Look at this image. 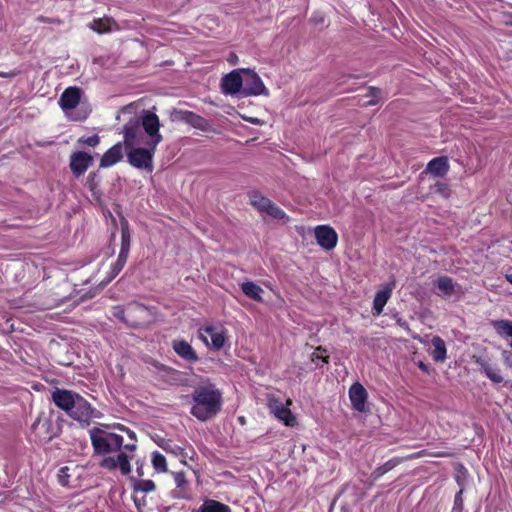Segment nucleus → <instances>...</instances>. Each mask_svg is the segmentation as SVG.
Wrapping results in <instances>:
<instances>
[{
    "instance_id": "1",
    "label": "nucleus",
    "mask_w": 512,
    "mask_h": 512,
    "mask_svg": "<svg viewBox=\"0 0 512 512\" xmlns=\"http://www.w3.org/2000/svg\"><path fill=\"white\" fill-rule=\"evenodd\" d=\"M156 107L143 109L133 115L123 126V144L128 163L137 169L151 173L156 147L163 141L160 119Z\"/></svg>"
},
{
    "instance_id": "2",
    "label": "nucleus",
    "mask_w": 512,
    "mask_h": 512,
    "mask_svg": "<svg viewBox=\"0 0 512 512\" xmlns=\"http://www.w3.org/2000/svg\"><path fill=\"white\" fill-rule=\"evenodd\" d=\"M190 413L196 419L206 422L218 415L222 409V393L215 384L207 382L193 390Z\"/></svg>"
},
{
    "instance_id": "3",
    "label": "nucleus",
    "mask_w": 512,
    "mask_h": 512,
    "mask_svg": "<svg viewBox=\"0 0 512 512\" xmlns=\"http://www.w3.org/2000/svg\"><path fill=\"white\" fill-rule=\"evenodd\" d=\"M62 417L53 418V412L48 417L41 413L31 425L35 441L46 444L58 437L62 432Z\"/></svg>"
},
{
    "instance_id": "4",
    "label": "nucleus",
    "mask_w": 512,
    "mask_h": 512,
    "mask_svg": "<svg viewBox=\"0 0 512 512\" xmlns=\"http://www.w3.org/2000/svg\"><path fill=\"white\" fill-rule=\"evenodd\" d=\"M81 96L82 90L74 86L66 88L59 98V106L74 121L85 120L90 113V110L81 105Z\"/></svg>"
},
{
    "instance_id": "5",
    "label": "nucleus",
    "mask_w": 512,
    "mask_h": 512,
    "mask_svg": "<svg viewBox=\"0 0 512 512\" xmlns=\"http://www.w3.org/2000/svg\"><path fill=\"white\" fill-rule=\"evenodd\" d=\"M91 444L95 454L105 455L120 451L123 446V437L121 435L106 432L100 428L94 427L89 431Z\"/></svg>"
},
{
    "instance_id": "6",
    "label": "nucleus",
    "mask_w": 512,
    "mask_h": 512,
    "mask_svg": "<svg viewBox=\"0 0 512 512\" xmlns=\"http://www.w3.org/2000/svg\"><path fill=\"white\" fill-rule=\"evenodd\" d=\"M116 316L132 328H140L149 322L150 312L143 304L134 302L127 305Z\"/></svg>"
},
{
    "instance_id": "7",
    "label": "nucleus",
    "mask_w": 512,
    "mask_h": 512,
    "mask_svg": "<svg viewBox=\"0 0 512 512\" xmlns=\"http://www.w3.org/2000/svg\"><path fill=\"white\" fill-rule=\"evenodd\" d=\"M171 122H184L202 132H213L211 123L204 117L188 110L173 108L170 111Z\"/></svg>"
},
{
    "instance_id": "8",
    "label": "nucleus",
    "mask_w": 512,
    "mask_h": 512,
    "mask_svg": "<svg viewBox=\"0 0 512 512\" xmlns=\"http://www.w3.org/2000/svg\"><path fill=\"white\" fill-rule=\"evenodd\" d=\"M243 73L242 97L264 95L268 96L269 91L265 87L260 76L252 69H241Z\"/></svg>"
},
{
    "instance_id": "9",
    "label": "nucleus",
    "mask_w": 512,
    "mask_h": 512,
    "mask_svg": "<svg viewBox=\"0 0 512 512\" xmlns=\"http://www.w3.org/2000/svg\"><path fill=\"white\" fill-rule=\"evenodd\" d=\"M71 418L81 423V425L88 426L92 418H97L99 412L91 406V404L81 395L73 404L72 409L67 413Z\"/></svg>"
},
{
    "instance_id": "10",
    "label": "nucleus",
    "mask_w": 512,
    "mask_h": 512,
    "mask_svg": "<svg viewBox=\"0 0 512 512\" xmlns=\"http://www.w3.org/2000/svg\"><path fill=\"white\" fill-rule=\"evenodd\" d=\"M241 69H236L226 74L221 80V90L225 95H241L243 76Z\"/></svg>"
},
{
    "instance_id": "11",
    "label": "nucleus",
    "mask_w": 512,
    "mask_h": 512,
    "mask_svg": "<svg viewBox=\"0 0 512 512\" xmlns=\"http://www.w3.org/2000/svg\"><path fill=\"white\" fill-rule=\"evenodd\" d=\"M268 408L270 412L286 426H294L296 417L292 414L291 410L279 399L270 397L268 399Z\"/></svg>"
},
{
    "instance_id": "12",
    "label": "nucleus",
    "mask_w": 512,
    "mask_h": 512,
    "mask_svg": "<svg viewBox=\"0 0 512 512\" xmlns=\"http://www.w3.org/2000/svg\"><path fill=\"white\" fill-rule=\"evenodd\" d=\"M348 394L351 406L354 410L361 413H365L369 410V408L366 405L368 393L361 383H353L349 388Z\"/></svg>"
},
{
    "instance_id": "13",
    "label": "nucleus",
    "mask_w": 512,
    "mask_h": 512,
    "mask_svg": "<svg viewBox=\"0 0 512 512\" xmlns=\"http://www.w3.org/2000/svg\"><path fill=\"white\" fill-rule=\"evenodd\" d=\"M315 238L320 247L330 251L335 248L338 241L336 231L328 225H319L315 228Z\"/></svg>"
},
{
    "instance_id": "14",
    "label": "nucleus",
    "mask_w": 512,
    "mask_h": 512,
    "mask_svg": "<svg viewBox=\"0 0 512 512\" xmlns=\"http://www.w3.org/2000/svg\"><path fill=\"white\" fill-rule=\"evenodd\" d=\"M93 156L84 152L76 151L70 155V169L74 177L79 178L93 164Z\"/></svg>"
},
{
    "instance_id": "15",
    "label": "nucleus",
    "mask_w": 512,
    "mask_h": 512,
    "mask_svg": "<svg viewBox=\"0 0 512 512\" xmlns=\"http://www.w3.org/2000/svg\"><path fill=\"white\" fill-rule=\"evenodd\" d=\"M80 396V394L67 390V389H60L55 388V390L52 392V401L53 403L61 410L68 413L72 409L73 404H75V401Z\"/></svg>"
},
{
    "instance_id": "16",
    "label": "nucleus",
    "mask_w": 512,
    "mask_h": 512,
    "mask_svg": "<svg viewBox=\"0 0 512 512\" xmlns=\"http://www.w3.org/2000/svg\"><path fill=\"white\" fill-rule=\"evenodd\" d=\"M395 285V280L394 278H392L390 282L385 284L382 290H379L375 294L372 308L374 316H379L383 312L384 306L390 299L392 291L395 288Z\"/></svg>"
},
{
    "instance_id": "17",
    "label": "nucleus",
    "mask_w": 512,
    "mask_h": 512,
    "mask_svg": "<svg viewBox=\"0 0 512 512\" xmlns=\"http://www.w3.org/2000/svg\"><path fill=\"white\" fill-rule=\"evenodd\" d=\"M172 348L174 352L186 362L195 363L199 360L197 353L186 340H173Z\"/></svg>"
},
{
    "instance_id": "18",
    "label": "nucleus",
    "mask_w": 512,
    "mask_h": 512,
    "mask_svg": "<svg viewBox=\"0 0 512 512\" xmlns=\"http://www.w3.org/2000/svg\"><path fill=\"white\" fill-rule=\"evenodd\" d=\"M123 142H118L109 148L100 159V168H107L118 163L123 158Z\"/></svg>"
},
{
    "instance_id": "19",
    "label": "nucleus",
    "mask_w": 512,
    "mask_h": 512,
    "mask_svg": "<svg viewBox=\"0 0 512 512\" xmlns=\"http://www.w3.org/2000/svg\"><path fill=\"white\" fill-rule=\"evenodd\" d=\"M449 171V162L446 156L433 158L426 166L425 172L436 177H443Z\"/></svg>"
},
{
    "instance_id": "20",
    "label": "nucleus",
    "mask_w": 512,
    "mask_h": 512,
    "mask_svg": "<svg viewBox=\"0 0 512 512\" xmlns=\"http://www.w3.org/2000/svg\"><path fill=\"white\" fill-rule=\"evenodd\" d=\"M434 286L438 289L437 295L441 297H450L455 292V285L451 277L440 276L434 281Z\"/></svg>"
},
{
    "instance_id": "21",
    "label": "nucleus",
    "mask_w": 512,
    "mask_h": 512,
    "mask_svg": "<svg viewBox=\"0 0 512 512\" xmlns=\"http://www.w3.org/2000/svg\"><path fill=\"white\" fill-rule=\"evenodd\" d=\"M174 481L177 489L172 492L174 498L178 499H190V495L187 491L188 481L186 480L183 472H173Z\"/></svg>"
},
{
    "instance_id": "22",
    "label": "nucleus",
    "mask_w": 512,
    "mask_h": 512,
    "mask_svg": "<svg viewBox=\"0 0 512 512\" xmlns=\"http://www.w3.org/2000/svg\"><path fill=\"white\" fill-rule=\"evenodd\" d=\"M112 25L117 27L115 20L110 17H104L94 19L88 24V27L98 34H104L112 31Z\"/></svg>"
},
{
    "instance_id": "23",
    "label": "nucleus",
    "mask_w": 512,
    "mask_h": 512,
    "mask_svg": "<svg viewBox=\"0 0 512 512\" xmlns=\"http://www.w3.org/2000/svg\"><path fill=\"white\" fill-rule=\"evenodd\" d=\"M476 363L479 365L480 370L494 383H501L503 381V377L500 374V371L494 367H492L488 361L483 358H478Z\"/></svg>"
},
{
    "instance_id": "24",
    "label": "nucleus",
    "mask_w": 512,
    "mask_h": 512,
    "mask_svg": "<svg viewBox=\"0 0 512 512\" xmlns=\"http://www.w3.org/2000/svg\"><path fill=\"white\" fill-rule=\"evenodd\" d=\"M241 290L250 299L257 302L263 301L262 294L264 290L258 284L252 281L244 282L241 284Z\"/></svg>"
},
{
    "instance_id": "25",
    "label": "nucleus",
    "mask_w": 512,
    "mask_h": 512,
    "mask_svg": "<svg viewBox=\"0 0 512 512\" xmlns=\"http://www.w3.org/2000/svg\"><path fill=\"white\" fill-rule=\"evenodd\" d=\"M205 333H207L211 339V348L214 350H220L223 348L225 343V335L222 331H219L217 328L213 326H207L204 329Z\"/></svg>"
},
{
    "instance_id": "26",
    "label": "nucleus",
    "mask_w": 512,
    "mask_h": 512,
    "mask_svg": "<svg viewBox=\"0 0 512 512\" xmlns=\"http://www.w3.org/2000/svg\"><path fill=\"white\" fill-rule=\"evenodd\" d=\"M157 445L162 448L166 453L173 454L175 456H181L183 459L187 457V454L184 451V448L177 445L170 439L161 438L156 442Z\"/></svg>"
},
{
    "instance_id": "27",
    "label": "nucleus",
    "mask_w": 512,
    "mask_h": 512,
    "mask_svg": "<svg viewBox=\"0 0 512 512\" xmlns=\"http://www.w3.org/2000/svg\"><path fill=\"white\" fill-rule=\"evenodd\" d=\"M129 480L135 493H149L156 489V485L152 480L137 479L133 476H131Z\"/></svg>"
},
{
    "instance_id": "28",
    "label": "nucleus",
    "mask_w": 512,
    "mask_h": 512,
    "mask_svg": "<svg viewBox=\"0 0 512 512\" xmlns=\"http://www.w3.org/2000/svg\"><path fill=\"white\" fill-rule=\"evenodd\" d=\"M121 225V247L120 252L129 254L130 246H131V234L129 229V223L125 218H122L120 221Z\"/></svg>"
},
{
    "instance_id": "29",
    "label": "nucleus",
    "mask_w": 512,
    "mask_h": 512,
    "mask_svg": "<svg viewBox=\"0 0 512 512\" xmlns=\"http://www.w3.org/2000/svg\"><path fill=\"white\" fill-rule=\"evenodd\" d=\"M433 350L431 355L436 362H443L446 359V345L442 338L436 336L432 339Z\"/></svg>"
},
{
    "instance_id": "30",
    "label": "nucleus",
    "mask_w": 512,
    "mask_h": 512,
    "mask_svg": "<svg viewBox=\"0 0 512 512\" xmlns=\"http://www.w3.org/2000/svg\"><path fill=\"white\" fill-rule=\"evenodd\" d=\"M250 203L253 207H255L259 212H265L268 205L272 202L267 197L263 196L258 191H252L249 193Z\"/></svg>"
},
{
    "instance_id": "31",
    "label": "nucleus",
    "mask_w": 512,
    "mask_h": 512,
    "mask_svg": "<svg viewBox=\"0 0 512 512\" xmlns=\"http://www.w3.org/2000/svg\"><path fill=\"white\" fill-rule=\"evenodd\" d=\"M401 463V459L400 458H392L390 460H388L387 462H385L383 465L377 467L371 474L372 478L374 480H377L379 479L381 476H383L385 473L389 472L390 470H392L394 467H396L398 464Z\"/></svg>"
},
{
    "instance_id": "32",
    "label": "nucleus",
    "mask_w": 512,
    "mask_h": 512,
    "mask_svg": "<svg viewBox=\"0 0 512 512\" xmlns=\"http://www.w3.org/2000/svg\"><path fill=\"white\" fill-rule=\"evenodd\" d=\"M101 182V176L99 174V171H92L88 174L86 179V187L89 189V191L92 193V195H100L99 191V185Z\"/></svg>"
},
{
    "instance_id": "33",
    "label": "nucleus",
    "mask_w": 512,
    "mask_h": 512,
    "mask_svg": "<svg viewBox=\"0 0 512 512\" xmlns=\"http://www.w3.org/2000/svg\"><path fill=\"white\" fill-rule=\"evenodd\" d=\"M152 466L158 473L167 472L166 458L158 451H154L151 456Z\"/></svg>"
},
{
    "instance_id": "34",
    "label": "nucleus",
    "mask_w": 512,
    "mask_h": 512,
    "mask_svg": "<svg viewBox=\"0 0 512 512\" xmlns=\"http://www.w3.org/2000/svg\"><path fill=\"white\" fill-rule=\"evenodd\" d=\"M115 461L116 469L118 468L123 475H128L131 472L130 459L126 453H118Z\"/></svg>"
},
{
    "instance_id": "35",
    "label": "nucleus",
    "mask_w": 512,
    "mask_h": 512,
    "mask_svg": "<svg viewBox=\"0 0 512 512\" xmlns=\"http://www.w3.org/2000/svg\"><path fill=\"white\" fill-rule=\"evenodd\" d=\"M129 254L121 253L119 252L118 258L114 264H112L110 272H109V281L114 279L120 271L123 269V267L126 264L127 258Z\"/></svg>"
},
{
    "instance_id": "36",
    "label": "nucleus",
    "mask_w": 512,
    "mask_h": 512,
    "mask_svg": "<svg viewBox=\"0 0 512 512\" xmlns=\"http://www.w3.org/2000/svg\"><path fill=\"white\" fill-rule=\"evenodd\" d=\"M129 254L121 253L119 252L118 258L114 264H112L110 272H109V281L114 279L120 271L123 269V267L126 264L127 258Z\"/></svg>"
},
{
    "instance_id": "37",
    "label": "nucleus",
    "mask_w": 512,
    "mask_h": 512,
    "mask_svg": "<svg viewBox=\"0 0 512 512\" xmlns=\"http://www.w3.org/2000/svg\"><path fill=\"white\" fill-rule=\"evenodd\" d=\"M129 254L121 253L119 252L118 258L114 264H112L110 272H109V281L114 279L120 271L123 269V267L126 264L127 258Z\"/></svg>"
},
{
    "instance_id": "38",
    "label": "nucleus",
    "mask_w": 512,
    "mask_h": 512,
    "mask_svg": "<svg viewBox=\"0 0 512 512\" xmlns=\"http://www.w3.org/2000/svg\"><path fill=\"white\" fill-rule=\"evenodd\" d=\"M493 327L500 335L512 337V322L508 320H497L493 322Z\"/></svg>"
},
{
    "instance_id": "39",
    "label": "nucleus",
    "mask_w": 512,
    "mask_h": 512,
    "mask_svg": "<svg viewBox=\"0 0 512 512\" xmlns=\"http://www.w3.org/2000/svg\"><path fill=\"white\" fill-rule=\"evenodd\" d=\"M264 213H267L269 216L273 217L277 220H288V216L284 212L283 209H281L279 206H277L275 203L271 202L266 211Z\"/></svg>"
},
{
    "instance_id": "40",
    "label": "nucleus",
    "mask_w": 512,
    "mask_h": 512,
    "mask_svg": "<svg viewBox=\"0 0 512 512\" xmlns=\"http://www.w3.org/2000/svg\"><path fill=\"white\" fill-rule=\"evenodd\" d=\"M433 191L444 198H448L450 196V188L446 183L437 182L433 187Z\"/></svg>"
},
{
    "instance_id": "41",
    "label": "nucleus",
    "mask_w": 512,
    "mask_h": 512,
    "mask_svg": "<svg viewBox=\"0 0 512 512\" xmlns=\"http://www.w3.org/2000/svg\"><path fill=\"white\" fill-rule=\"evenodd\" d=\"M100 137L97 134H94L89 137H81L78 139L79 144L87 145L90 147H95L99 144Z\"/></svg>"
},
{
    "instance_id": "42",
    "label": "nucleus",
    "mask_w": 512,
    "mask_h": 512,
    "mask_svg": "<svg viewBox=\"0 0 512 512\" xmlns=\"http://www.w3.org/2000/svg\"><path fill=\"white\" fill-rule=\"evenodd\" d=\"M152 366L158 370L159 372H163L165 375H172V374H176L177 371L169 366H166L156 360H153L151 362Z\"/></svg>"
},
{
    "instance_id": "43",
    "label": "nucleus",
    "mask_w": 512,
    "mask_h": 512,
    "mask_svg": "<svg viewBox=\"0 0 512 512\" xmlns=\"http://www.w3.org/2000/svg\"><path fill=\"white\" fill-rule=\"evenodd\" d=\"M463 488H461L454 497V505L452 508V512H462L463 510Z\"/></svg>"
},
{
    "instance_id": "44",
    "label": "nucleus",
    "mask_w": 512,
    "mask_h": 512,
    "mask_svg": "<svg viewBox=\"0 0 512 512\" xmlns=\"http://www.w3.org/2000/svg\"><path fill=\"white\" fill-rule=\"evenodd\" d=\"M115 459H116L115 457H111V456L105 457L99 462V466L102 468L108 469L110 471L115 470L116 469Z\"/></svg>"
},
{
    "instance_id": "45",
    "label": "nucleus",
    "mask_w": 512,
    "mask_h": 512,
    "mask_svg": "<svg viewBox=\"0 0 512 512\" xmlns=\"http://www.w3.org/2000/svg\"><path fill=\"white\" fill-rule=\"evenodd\" d=\"M67 471H68V467H62L59 470V475L58 476H59V483L61 485H67V483H68L69 475H68Z\"/></svg>"
},
{
    "instance_id": "46",
    "label": "nucleus",
    "mask_w": 512,
    "mask_h": 512,
    "mask_svg": "<svg viewBox=\"0 0 512 512\" xmlns=\"http://www.w3.org/2000/svg\"><path fill=\"white\" fill-rule=\"evenodd\" d=\"M37 20L42 23H51V24H57V25H61L63 23L62 20L59 18H48L45 16H39L37 18Z\"/></svg>"
},
{
    "instance_id": "47",
    "label": "nucleus",
    "mask_w": 512,
    "mask_h": 512,
    "mask_svg": "<svg viewBox=\"0 0 512 512\" xmlns=\"http://www.w3.org/2000/svg\"><path fill=\"white\" fill-rule=\"evenodd\" d=\"M380 95H381V89L377 88V87H369V92L367 94V96H371L372 98H380Z\"/></svg>"
},
{
    "instance_id": "48",
    "label": "nucleus",
    "mask_w": 512,
    "mask_h": 512,
    "mask_svg": "<svg viewBox=\"0 0 512 512\" xmlns=\"http://www.w3.org/2000/svg\"><path fill=\"white\" fill-rule=\"evenodd\" d=\"M116 428L121 430V431H125L132 440L136 441L135 433L133 431H131L129 428H126L125 426H123L121 424H118L116 426Z\"/></svg>"
},
{
    "instance_id": "49",
    "label": "nucleus",
    "mask_w": 512,
    "mask_h": 512,
    "mask_svg": "<svg viewBox=\"0 0 512 512\" xmlns=\"http://www.w3.org/2000/svg\"><path fill=\"white\" fill-rule=\"evenodd\" d=\"M133 112H134V104H132V103L122 107L120 110V113H123V114H133Z\"/></svg>"
},
{
    "instance_id": "50",
    "label": "nucleus",
    "mask_w": 512,
    "mask_h": 512,
    "mask_svg": "<svg viewBox=\"0 0 512 512\" xmlns=\"http://www.w3.org/2000/svg\"><path fill=\"white\" fill-rule=\"evenodd\" d=\"M418 367L425 373H429V366L422 361L418 362Z\"/></svg>"
},
{
    "instance_id": "51",
    "label": "nucleus",
    "mask_w": 512,
    "mask_h": 512,
    "mask_svg": "<svg viewBox=\"0 0 512 512\" xmlns=\"http://www.w3.org/2000/svg\"><path fill=\"white\" fill-rule=\"evenodd\" d=\"M315 359H320L324 363L329 362V356H315V353H314L312 360L315 361Z\"/></svg>"
},
{
    "instance_id": "52",
    "label": "nucleus",
    "mask_w": 512,
    "mask_h": 512,
    "mask_svg": "<svg viewBox=\"0 0 512 512\" xmlns=\"http://www.w3.org/2000/svg\"><path fill=\"white\" fill-rule=\"evenodd\" d=\"M122 447L127 451H134L136 449V444L135 443L126 444V445H123Z\"/></svg>"
},
{
    "instance_id": "53",
    "label": "nucleus",
    "mask_w": 512,
    "mask_h": 512,
    "mask_svg": "<svg viewBox=\"0 0 512 512\" xmlns=\"http://www.w3.org/2000/svg\"><path fill=\"white\" fill-rule=\"evenodd\" d=\"M380 102V98H372L366 103V106H374Z\"/></svg>"
},
{
    "instance_id": "54",
    "label": "nucleus",
    "mask_w": 512,
    "mask_h": 512,
    "mask_svg": "<svg viewBox=\"0 0 512 512\" xmlns=\"http://www.w3.org/2000/svg\"><path fill=\"white\" fill-rule=\"evenodd\" d=\"M397 324L400 326V327H403V328H408V324L405 320H403L402 318H398L397 319Z\"/></svg>"
},
{
    "instance_id": "55",
    "label": "nucleus",
    "mask_w": 512,
    "mask_h": 512,
    "mask_svg": "<svg viewBox=\"0 0 512 512\" xmlns=\"http://www.w3.org/2000/svg\"><path fill=\"white\" fill-rule=\"evenodd\" d=\"M228 61L231 63V64H236L237 61H238V57L235 55V54H231L230 55V58L228 59Z\"/></svg>"
},
{
    "instance_id": "56",
    "label": "nucleus",
    "mask_w": 512,
    "mask_h": 512,
    "mask_svg": "<svg viewBox=\"0 0 512 512\" xmlns=\"http://www.w3.org/2000/svg\"><path fill=\"white\" fill-rule=\"evenodd\" d=\"M136 472H137L139 477H142L144 475L143 464H140L139 466H137Z\"/></svg>"
},
{
    "instance_id": "57",
    "label": "nucleus",
    "mask_w": 512,
    "mask_h": 512,
    "mask_svg": "<svg viewBox=\"0 0 512 512\" xmlns=\"http://www.w3.org/2000/svg\"><path fill=\"white\" fill-rule=\"evenodd\" d=\"M135 505L138 509H140L141 505H145V502H140L136 497L134 498Z\"/></svg>"
},
{
    "instance_id": "58",
    "label": "nucleus",
    "mask_w": 512,
    "mask_h": 512,
    "mask_svg": "<svg viewBox=\"0 0 512 512\" xmlns=\"http://www.w3.org/2000/svg\"><path fill=\"white\" fill-rule=\"evenodd\" d=\"M135 505L138 509H140L141 505H145V502H140L136 497L134 498Z\"/></svg>"
},
{
    "instance_id": "59",
    "label": "nucleus",
    "mask_w": 512,
    "mask_h": 512,
    "mask_svg": "<svg viewBox=\"0 0 512 512\" xmlns=\"http://www.w3.org/2000/svg\"><path fill=\"white\" fill-rule=\"evenodd\" d=\"M345 77L350 78V79H358L360 76L356 75V74H347V75H345Z\"/></svg>"
},
{
    "instance_id": "60",
    "label": "nucleus",
    "mask_w": 512,
    "mask_h": 512,
    "mask_svg": "<svg viewBox=\"0 0 512 512\" xmlns=\"http://www.w3.org/2000/svg\"><path fill=\"white\" fill-rule=\"evenodd\" d=\"M505 279H506L510 284H512V274H506V275H505Z\"/></svg>"
},
{
    "instance_id": "61",
    "label": "nucleus",
    "mask_w": 512,
    "mask_h": 512,
    "mask_svg": "<svg viewBox=\"0 0 512 512\" xmlns=\"http://www.w3.org/2000/svg\"><path fill=\"white\" fill-rule=\"evenodd\" d=\"M250 122L253 123V124H257L258 120L257 119H250Z\"/></svg>"
},
{
    "instance_id": "62",
    "label": "nucleus",
    "mask_w": 512,
    "mask_h": 512,
    "mask_svg": "<svg viewBox=\"0 0 512 512\" xmlns=\"http://www.w3.org/2000/svg\"><path fill=\"white\" fill-rule=\"evenodd\" d=\"M316 351H325L321 346L317 347Z\"/></svg>"
},
{
    "instance_id": "63",
    "label": "nucleus",
    "mask_w": 512,
    "mask_h": 512,
    "mask_svg": "<svg viewBox=\"0 0 512 512\" xmlns=\"http://www.w3.org/2000/svg\"><path fill=\"white\" fill-rule=\"evenodd\" d=\"M239 420H240V422H242V423L244 422V418H243V417H240V418H239Z\"/></svg>"
},
{
    "instance_id": "64",
    "label": "nucleus",
    "mask_w": 512,
    "mask_h": 512,
    "mask_svg": "<svg viewBox=\"0 0 512 512\" xmlns=\"http://www.w3.org/2000/svg\"><path fill=\"white\" fill-rule=\"evenodd\" d=\"M510 56L512 57V49L509 51Z\"/></svg>"
}]
</instances>
